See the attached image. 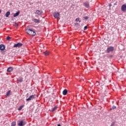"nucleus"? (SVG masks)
Listing matches in <instances>:
<instances>
[{
    "label": "nucleus",
    "mask_w": 126,
    "mask_h": 126,
    "mask_svg": "<svg viewBox=\"0 0 126 126\" xmlns=\"http://www.w3.org/2000/svg\"><path fill=\"white\" fill-rule=\"evenodd\" d=\"M26 119H22L21 120H19L17 122V125L19 126H24L26 125Z\"/></svg>",
    "instance_id": "nucleus-1"
},
{
    "label": "nucleus",
    "mask_w": 126,
    "mask_h": 126,
    "mask_svg": "<svg viewBox=\"0 0 126 126\" xmlns=\"http://www.w3.org/2000/svg\"><path fill=\"white\" fill-rule=\"evenodd\" d=\"M26 32L27 34L29 35H32V36H35L36 35V32L35 31L32 29H28L26 30Z\"/></svg>",
    "instance_id": "nucleus-2"
},
{
    "label": "nucleus",
    "mask_w": 126,
    "mask_h": 126,
    "mask_svg": "<svg viewBox=\"0 0 126 126\" xmlns=\"http://www.w3.org/2000/svg\"><path fill=\"white\" fill-rule=\"evenodd\" d=\"M114 50V47L111 46L110 47H108L107 50H106V53L109 54L110 52H113Z\"/></svg>",
    "instance_id": "nucleus-3"
},
{
    "label": "nucleus",
    "mask_w": 126,
    "mask_h": 126,
    "mask_svg": "<svg viewBox=\"0 0 126 126\" xmlns=\"http://www.w3.org/2000/svg\"><path fill=\"white\" fill-rule=\"evenodd\" d=\"M36 98L35 95H31L29 96V97L26 99V101H31V100H33V99H35Z\"/></svg>",
    "instance_id": "nucleus-4"
},
{
    "label": "nucleus",
    "mask_w": 126,
    "mask_h": 126,
    "mask_svg": "<svg viewBox=\"0 0 126 126\" xmlns=\"http://www.w3.org/2000/svg\"><path fill=\"white\" fill-rule=\"evenodd\" d=\"M53 16L55 18H56L58 19V18H60V13L57 12H54L53 14Z\"/></svg>",
    "instance_id": "nucleus-5"
},
{
    "label": "nucleus",
    "mask_w": 126,
    "mask_h": 126,
    "mask_svg": "<svg viewBox=\"0 0 126 126\" xmlns=\"http://www.w3.org/2000/svg\"><path fill=\"white\" fill-rule=\"evenodd\" d=\"M22 43L19 42L17 44H14L13 48H20V47H22Z\"/></svg>",
    "instance_id": "nucleus-6"
},
{
    "label": "nucleus",
    "mask_w": 126,
    "mask_h": 126,
    "mask_svg": "<svg viewBox=\"0 0 126 126\" xmlns=\"http://www.w3.org/2000/svg\"><path fill=\"white\" fill-rule=\"evenodd\" d=\"M121 10L123 12H126V4H124L121 6Z\"/></svg>",
    "instance_id": "nucleus-7"
},
{
    "label": "nucleus",
    "mask_w": 126,
    "mask_h": 126,
    "mask_svg": "<svg viewBox=\"0 0 126 126\" xmlns=\"http://www.w3.org/2000/svg\"><path fill=\"white\" fill-rule=\"evenodd\" d=\"M35 13L36 14V15H42L43 12L42 11V10H37Z\"/></svg>",
    "instance_id": "nucleus-8"
},
{
    "label": "nucleus",
    "mask_w": 126,
    "mask_h": 126,
    "mask_svg": "<svg viewBox=\"0 0 126 126\" xmlns=\"http://www.w3.org/2000/svg\"><path fill=\"white\" fill-rule=\"evenodd\" d=\"M32 21L34 23H40V20L37 19H32Z\"/></svg>",
    "instance_id": "nucleus-9"
},
{
    "label": "nucleus",
    "mask_w": 126,
    "mask_h": 126,
    "mask_svg": "<svg viewBox=\"0 0 126 126\" xmlns=\"http://www.w3.org/2000/svg\"><path fill=\"white\" fill-rule=\"evenodd\" d=\"M5 49V46L3 44L0 45V51H3Z\"/></svg>",
    "instance_id": "nucleus-10"
},
{
    "label": "nucleus",
    "mask_w": 126,
    "mask_h": 126,
    "mask_svg": "<svg viewBox=\"0 0 126 126\" xmlns=\"http://www.w3.org/2000/svg\"><path fill=\"white\" fill-rule=\"evenodd\" d=\"M13 71V67H9L7 69V72H11V71Z\"/></svg>",
    "instance_id": "nucleus-11"
},
{
    "label": "nucleus",
    "mask_w": 126,
    "mask_h": 126,
    "mask_svg": "<svg viewBox=\"0 0 126 126\" xmlns=\"http://www.w3.org/2000/svg\"><path fill=\"white\" fill-rule=\"evenodd\" d=\"M19 14H20V11H18L16 13L14 14L13 17H17Z\"/></svg>",
    "instance_id": "nucleus-12"
},
{
    "label": "nucleus",
    "mask_w": 126,
    "mask_h": 126,
    "mask_svg": "<svg viewBox=\"0 0 126 126\" xmlns=\"http://www.w3.org/2000/svg\"><path fill=\"white\" fill-rule=\"evenodd\" d=\"M84 6L86 8H89L90 5L89 3L88 2H85L84 3Z\"/></svg>",
    "instance_id": "nucleus-13"
},
{
    "label": "nucleus",
    "mask_w": 126,
    "mask_h": 126,
    "mask_svg": "<svg viewBox=\"0 0 126 126\" xmlns=\"http://www.w3.org/2000/svg\"><path fill=\"white\" fill-rule=\"evenodd\" d=\"M17 80V81H19V82H20V83H21V82H23V78H18Z\"/></svg>",
    "instance_id": "nucleus-14"
},
{
    "label": "nucleus",
    "mask_w": 126,
    "mask_h": 126,
    "mask_svg": "<svg viewBox=\"0 0 126 126\" xmlns=\"http://www.w3.org/2000/svg\"><path fill=\"white\" fill-rule=\"evenodd\" d=\"M63 94L64 95H66V94H67V90L64 89L63 92Z\"/></svg>",
    "instance_id": "nucleus-15"
},
{
    "label": "nucleus",
    "mask_w": 126,
    "mask_h": 126,
    "mask_svg": "<svg viewBox=\"0 0 126 126\" xmlns=\"http://www.w3.org/2000/svg\"><path fill=\"white\" fill-rule=\"evenodd\" d=\"M10 15V12L8 11L6 13L5 16V17H8Z\"/></svg>",
    "instance_id": "nucleus-16"
},
{
    "label": "nucleus",
    "mask_w": 126,
    "mask_h": 126,
    "mask_svg": "<svg viewBox=\"0 0 126 126\" xmlns=\"http://www.w3.org/2000/svg\"><path fill=\"white\" fill-rule=\"evenodd\" d=\"M57 109H58V106H56L52 109L51 112H55V111H56V110H57Z\"/></svg>",
    "instance_id": "nucleus-17"
},
{
    "label": "nucleus",
    "mask_w": 126,
    "mask_h": 126,
    "mask_svg": "<svg viewBox=\"0 0 126 126\" xmlns=\"http://www.w3.org/2000/svg\"><path fill=\"white\" fill-rule=\"evenodd\" d=\"M11 126H16V122L13 121L11 123Z\"/></svg>",
    "instance_id": "nucleus-18"
},
{
    "label": "nucleus",
    "mask_w": 126,
    "mask_h": 126,
    "mask_svg": "<svg viewBox=\"0 0 126 126\" xmlns=\"http://www.w3.org/2000/svg\"><path fill=\"white\" fill-rule=\"evenodd\" d=\"M43 54L45 56H49V53L48 51H45L43 52Z\"/></svg>",
    "instance_id": "nucleus-19"
},
{
    "label": "nucleus",
    "mask_w": 126,
    "mask_h": 126,
    "mask_svg": "<svg viewBox=\"0 0 126 126\" xmlns=\"http://www.w3.org/2000/svg\"><path fill=\"white\" fill-rule=\"evenodd\" d=\"M117 108V106H113L112 108L110 109V111H112V110H115V109Z\"/></svg>",
    "instance_id": "nucleus-20"
},
{
    "label": "nucleus",
    "mask_w": 126,
    "mask_h": 126,
    "mask_svg": "<svg viewBox=\"0 0 126 126\" xmlns=\"http://www.w3.org/2000/svg\"><path fill=\"white\" fill-rule=\"evenodd\" d=\"M23 107H24V105H21V106H20L18 108V111H21V110H22V108H23Z\"/></svg>",
    "instance_id": "nucleus-21"
},
{
    "label": "nucleus",
    "mask_w": 126,
    "mask_h": 126,
    "mask_svg": "<svg viewBox=\"0 0 126 126\" xmlns=\"http://www.w3.org/2000/svg\"><path fill=\"white\" fill-rule=\"evenodd\" d=\"M80 19L79 18H76L75 19L76 22H78V21H79V22L80 23V22H81V21H80Z\"/></svg>",
    "instance_id": "nucleus-22"
},
{
    "label": "nucleus",
    "mask_w": 126,
    "mask_h": 126,
    "mask_svg": "<svg viewBox=\"0 0 126 126\" xmlns=\"http://www.w3.org/2000/svg\"><path fill=\"white\" fill-rule=\"evenodd\" d=\"M84 19H85V20H88L89 19V17H88V16H86V17H83Z\"/></svg>",
    "instance_id": "nucleus-23"
},
{
    "label": "nucleus",
    "mask_w": 126,
    "mask_h": 126,
    "mask_svg": "<svg viewBox=\"0 0 126 126\" xmlns=\"http://www.w3.org/2000/svg\"><path fill=\"white\" fill-rule=\"evenodd\" d=\"M9 94H10V91H8L7 92L6 95V96H9Z\"/></svg>",
    "instance_id": "nucleus-24"
},
{
    "label": "nucleus",
    "mask_w": 126,
    "mask_h": 126,
    "mask_svg": "<svg viewBox=\"0 0 126 126\" xmlns=\"http://www.w3.org/2000/svg\"><path fill=\"white\" fill-rule=\"evenodd\" d=\"M115 124H116V122H112V123H111L110 126H115Z\"/></svg>",
    "instance_id": "nucleus-25"
},
{
    "label": "nucleus",
    "mask_w": 126,
    "mask_h": 126,
    "mask_svg": "<svg viewBox=\"0 0 126 126\" xmlns=\"http://www.w3.org/2000/svg\"><path fill=\"white\" fill-rule=\"evenodd\" d=\"M10 39H11V37H10V36H7L6 37V40H7V41H9V40H10Z\"/></svg>",
    "instance_id": "nucleus-26"
},
{
    "label": "nucleus",
    "mask_w": 126,
    "mask_h": 126,
    "mask_svg": "<svg viewBox=\"0 0 126 126\" xmlns=\"http://www.w3.org/2000/svg\"><path fill=\"white\" fill-rule=\"evenodd\" d=\"M78 25H79V24H78V23H75V26H78Z\"/></svg>",
    "instance_id": "nucleus-27"
},
{
    "label": "nucleus",
    "mask_w": 126,
    "mask_h": 126,
    "mask_svg": "<svg viewBox=\"0 0 126 126\" xmlns=\"http://www.w3.org/2000/svg\"><path fill=\"white\" fill-rule=\"evenodd\" d=\"M84 30H87V26H85L84 27Z\"/></svg>",
    "instance_id": "nucleus-28"
},
{
    "label": "nucleus",
    "mask_w": 126,
    "mask_h": 126,
    "mask_svg": "<svg viewBox=\"0 0 126 126\" xmlns=\"http://www.w3.org/2000/svg\"><path fill=\"white\" fill-rule=\"evenodd\" d=\"M15 27H18V24L17 23H15Z\"/></svg>",
    "instance_id": "nucleus-29"
},
{
    "label": "nucleus",
    "mask_w": 126,
    "mask_h": 126,
    "mask_svg": "<svg viewBox=\"0 0 126 126\" xmlns=\"http://www.w3.org/2000/svg\"><path fill=\"white\" fill-rule=\"evenodd\" d=\"M109 7H111V6H112V4H109Z\"/></svg>",
    "instance_id": "nucleus-30"
},
{
    "label": "nucleus",
    "mask_w": 126,
    "mask_h": 126,
    "mask_svg": "<svg viewBox=\"0 0 126 126\" xmlns=\"http://www.w3.org/2000/svg\"><path fill=\"white\" fill-rule=\"evenodd\" d=\"M57 126H61V124H58Z\"/></svg>",
    "instance_id": "nucleus-31"
},
{
    "label": "nucleus",
    "mask_w": 126,
    "mask_h": 126,
    "mask_svg": "<svg viewBox=\"0 0 126 126\" xmlns=\"http://www.w3.org/2000/svg\"><path fill=\"white\" fill-rule=\"evenodd\" d=\"M0 13H1V10H0Z\"/></svg>",
    "instance_id": "nucleus-32"
},
{
    "label": "nucleus",
    "mask_w": 126,
    "mask_h": 126,
    "mask_svg": "<svg viewBox=\"0 0 126 126\" xmlns=\"http://www.w3.org/2000/svg\"><path fill=\"white\" fill-rule=\"evenodd\" d=\"M113 104H114V101H112Z\"/></svg>",
    "instance_id": "nucleus-33"
}]
</instances>
